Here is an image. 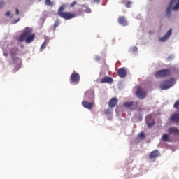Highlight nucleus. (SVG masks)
I'll list each match as a JSON object with an SVG mask.
<instances>
[{
    "instance_id": "nucleus-18",
    "label": "nucleus",
    "mask_w": 179,
    "mask_h": 179,
    "mask_svg": "<svg viewBox=\"0 0 179 179\" xmlns=\"http://www.w3.org/2000/svg\"><path fill=\"white\" fill-rule=\"evenodd\" d=\"M100 83H112L113 78L111 77H104L101 80H100Z\"/></svg>"
},
{
    "instance_id": "nucleus-8",
    "label": "nucleus",
    "mask_w": 179,
    "mask_h": 179,
    "mask_svg": "<svg viewBox=\"0 0 179 179\" xmlns=\"http://www.w3.org/2000/svg\"><path fill=\"white\" fill-rule=\"evenodd\" d=\"M70 80L73 83L78 84L79 81L80 80V76L77 72H73L71 73V76H70Z\"/></svg>"
},
{
    "instance_id": "nucleus-23",
    "label": "nucleus",
    "mask_w": 179,
    "mask_h": 179,
    "mask_svg": "<svg viewBox=\"0 0 179 179\" xmlns=\"http://www.w3.org/2000/svg\"><path fill=\"white\" fill-rule=\"evenodd\" d=\"M46 46H47V43L45 42L43 43L42 45H41L40 50H43L44 49H45Z\"/></svg>"
},
{
    "instance_id": "nucleus-31",
    "label": "nucleus",
    "mask_w": 179,
    "mask_h": 179,
    "mask_svg": "<svg viewBox=\"0 0 179 179\" xmlns=\"http://www.w3.org/2000/svg\"><path fill=\"white\" fill-rule=\"evenodd\" d=\"M138 50V48H136V46H134V48H132V52H136Z\"/></svg>"
},
{
    "instance_id": "nucleus-3",
    "label": "nucleus",
    "mask_w": 179,
    "mask_h": 179,
    "mask_svg": "<svg viewBox=\"0 0 179 179\" xmlns=\"http://www.w3.org/2000/svg\"><path fill=\"white\" fill-rule=\"evenodd\" d=\"M175 84V78H171L169 80H166L164 81H162L161 83V85H159V88H161L162 90H169L173 86H174Z\"/></svg>"
},
{
    "instance_id": "nucleus-34",
    "label": "nucleus",
    "mask_w": 179,
    "mask_h": 179,
    "mask_svg": "<svg viewBox=\"0 0 179 179\" xmlns=\"http://www.w3.org/2000/svg\"><path fill=\"white\" fill-rule=\"evenodd\" d=\"M15 14L19 15V10L17 8L15 9Z\"/></svg>"
},
{
    "instance_id": "nucleus-19",
    "label": "nucleus",
    "mask_w": 179,
    "mask_h": 179,
    "mask_svg": "<svg viewBox=\"0 0 179 179\" xmlns=\"http://www.w3.org/2000/svg\"><path fill=\"white\" fill-rule=\"evenodd\" d=\"M118 23L122 26H127V21L125 20L124 16H120L118 17Z\"/></svg>"
},
{
    "instance_id": "nucleus-21",
    "label": "nucleus",
    "mask_w": 179,
    "mask_h": 179,
    "mask_svg": "<svg viewBox=\"0 0 179 179\" xmlns=\"http://www.w3.org/2000/svg\"><path fill=\"white\" fill-rule=\"evenodd\" d=\"M45 5L47 6H53L54 3L51 0H45Z\"/></svg>"
},
{
    "instance_id": "nucleus-33",
    "label": "nucleus",
    "mask_w": 179,
    "mask_h": 179,
    "mask_svg": "<svg viewBox=\"0 0 179 179\" xmlns=\"http://www.w3.org/2000/svg\"><path fill=\"white\" fill-rule=\"evenodd\" d=\"M95 59H96V61H100V60H101V57L96 56V57H95Z\"/></svg>"
},
{
    "instance_id": "nucleus-37",
    "label": "nucleus",
    "mask_w": 179,
    "mask_h": 179,
    "mask_svg": "<svg viewBox=\"0 0 179 179\" xmlns=\"http://www.w3.org/2000/svg\"><path fill=\"white\" fill-rule=\"evenodd\" d=\"M3 55L6 57V56H8V54L5 53V54H3Z\"/></svg>"
},
{
    "instance_id": "nucleus-36",
    "label": "nucleus",
    "mask_w": 179,
    "mask_h": 179,
    "mask_svg": "<svg viewBox=\"0 0 179 179\" xmlns=\"http://www.w3.org/2000/svg\"><path fill=\"white\" fill-rule=\"evenodd\" d=\"M2 5H4V3H0V8H1V6Z\"/></svg>"
},
{
    "instance_id": "nucleus-16",
    "label": "nucleus",
    "mask_w": 179,
    "mask_h": 179,
    "mask_svg": "<svg viewBox=\"0 0 179 179\" xmlns=\"http://www.w3.org/2000/svg\"><path fill=\"white\" fill-rule=\"evenodd\" d=\"M168 132L169 134H175L176 135H179V129L176 127L169 128Z\"/></svg>"
},
{
    "instance_id": "nucleus-13",
    "label": "nucleus",
    "mask_w": 179,
    "mask_h": 179,
    "mask_svg": "<svg viewBox=\"0 0 179 179\" xmlns=\"http://www.w3.org/2000/svg\"><path fill=\"white\" fill-rule=\"evenodd\" d=\"M118 103V99L117 98H112L108 102V106L110 108H113L117 106Z\"/></svg>"
},
{
    "instance_id": "nucleus-24",
    "label": "nucleus",
    "mask_w": 179,
    "mask_h": 179,
    "mask_svg": "<svg viewBox=\"0 0 179 179\" xmlns=\"http://www.w3.org/2000/svg\"><path fill=\"white\" fill-rule=\"evenodd\" d=\"M60 22L59 20H56L55 22H54V28L57 27L59 26Z\"/></svg>"
},
{
    "instance_id": "nucleus-22",
    "label": "nucleus",
    "mask_w": 179,
    "mask_h": 179,
    "mask_svg": "<svg viewBox=\"0 0 179 179\" xmlns=\"http://www.w3.org/2000/svg\"><path fill=\"white\" fill-rule=\"evenodd\" d=\"M162 140L166 142H169V136L166 134H164L162 136Z\"/></svg>"
},
{
    "instance_id": "nucleus-7",
    "label": "nucleus",
    "mask_w": 179,
    "mask_h": 179,
    "mask_svg": "<svg viewBox=\"0 0 179 179\" xmlns=\"http://www.w3.org/2000/svg\"><path fill=\"white\" fill-rule=\"evenodd\" d=\"M136 95L139 99H144L147 96V92L142 89V87H137Z\"/></svg>"
},
{
    "instance_id": "nucleus-1",
    "label": "nucleus",
    "mask_w": 179,
    "mask_h": 179,
    "mask_svg": "<svg viewBox=\"0 0 179 179\" xmlns=\"http://www.w3.org/2000/svg\"><path fill=\"white\" fill-rule=\"evenodd\" d=\"M35 34H32V29L27 27L25 30L22 33L18 38V41L22 43L25 41L26 43H31L34 41Z\"/></svg>"
},
{
    "instance_id": "nucleus-9",
    "label": "nucleus",
    "mask_w": 179,
    "mask_h": 179,
    "mask_svg": "<svg viewBox=\"0 0 179 179\" xmlns=\"http://www.w3.org/2000/svg\"><path fill=\"white\" fill-rule=\"evenodd\" d=\"M124 107L130 108L131 110H134L138 108V102L127 101L124 103Z\"/></svg>"
},
{
    "instance_id": "nucleus-30",
    "label": "nucleus",
    "mask_w": 179,
    "mask_h": 179,
    "mask_svg": "<svg viewBox=\"0 0 179 179\" xmlns=\"http://www.w3.org/2000/svg\"><path fill=\"white\" fill-rule=\"evenodd\" d=\"M10 15H11V12L7 11V13H6V16L9 17Z\"/></svg>"
},
{
    "instance_id": "nucleus-26",
    "label": "nucleus",
    "mask_w": 179,
    "mask_h": 179,
    "mask_svg": "<svg viewBox=\"0 0 179 179\" xmlns=\"http://www.w3.org/2000/svg\"><path fill=\"white\" fill-rule=\"evenodd\" d=\"M178 107H179V101H176L175 104H173V108L178 109Z\"/></svg>"
},
{
    "instance_id": "nucleus-5",
    "label": "nucleus",
    "mask_w": 179,
    "mask_h": 179,
    "mask_svg": "<svg viewBox=\"0 0 179 179\" xmlns=\"http://www.w3.org/2000/svg\"><path fill=\"white\" fill-rule=\"evenodd\" d=\"M171 75H172V72L170 69H164L161 71H157L155 73V78L170 77Z\"/></svg>"
},
{
    "instance_id": "nucleus-11",
    "label": "nucleus",
    "mask_w": 179,
    "mask_h": 179,
    "mask_svg": "<svg viewBox=\"0 0 179 179\" xmlns=\"http://www.w3.org/2000/svg\"><path fill=\"white\" fill-rule=\"evenodd\" d=\"M172 35V29H169L166 34H164V37L159 38V41L164 43V41H166Z\"/></svg>"
},
{
    "instance_id": "nucleus-10",
    "label": "nucleus",
    "mask_w": 179,
    "mask_h": 179,
    "mask_svg": "<svg viewBox=\"0 0 179 179\" xmlns=\"http://www.w3.org/2000/svg\"><path fill=\"white\" fill-rule=\"evenodd\" d=\"M145 122L148 128H152V127L155 126V121L152 115H148L145 117Z\"/></svg>"
},
{
    "instance_id": "nucleus-25",
    "label": "nucleus",
    "mask_w": 179,
    "mask_h": 179,
    "mask_svg": "<svg viewBox=\"0 0 179 179\" xmlns=\"http://www.w3.org/2000/svg\"><path fill=\"white\" fill-rule=\"evenodd\" d=\"M138 136V138H139L140 139H145V134L143 133V132H141V134H139Z\"/></svg>"
},
{
    "instance_id": "nucleus-15",
    "label": "nucleus",
    "mask_w": 179,
    "mask_h": 179,
    "mask_svg": "<svg viewBox=\"0 0 179 179\" xmlns=\"http://www.w3.org/2000/svg\"><path fill=\"white\" fill-rule=\"evenodd\" d=\"M170 120L171 122L179 123V113H173L171 115Z\"/></svg>"
},
{
    "instance_id": "nucleus-17",
    "label": "nucleus",
    "mask_w": 179,
    "mask_h": 179,
    "mask_svg": "<svg viewBox=\"0 0 179 179\" xmlns=\"http://www.w3.org/2000/svg\"><path fill=\"white\" fill-rule=\"evenodd\" d=\"M159 156V150H155L150 152V159H156L157 157Z\"/></svg>"
},
{
    "instance_id": "nucleus-29",
    "label": "nucleus",
    "mask_w": 179,
    "mask_h": 179,
    "mask_svg": "<svg viewBox=\"0 0 179 179\" xmlns=\"http://www.w3.org/2000/svg\"><path fill=\"white\" fill-rule=\"evenodd\" d=\"M76 5V1H73V3L70 5V7L72 8Z\"/></svg>"
},
{
    "instance_id": "nucleus-32",
    "label": "nucleus",
    "mask_w": 179,
    "mask_h": 179,
    "mask_svg": "<svg viewBox=\"0 0 179 179\" xmlns=\"http://www.w3.org/2000/svg\"><path fill=\"white\" fill-rule=\"evenodd\" d=\"M92 10L90 8H86L85 13H90Z\"/></svg>"
},
{
    "instance_id": "nucleus-12",
    "label": "nucleus",
    "mask_w": 179,
    "mask_h": 179,
    "mask_svg": "<svg viewBox=\"0 0 179 179\" xmlns=\"http://www.w3.org/2000/svg\"><path fill=\"white\" fill-rule=\"evenodd\" d=\"M94 105V102H88L87 101H82V106H83L84 108L88 110H92Z\"/></svg>"
},
{
    "instance_id": "nucleus-35",
    "label": "nucleus",
    "mask_w": 179,
    "mask_h": 179,
    "mask_svg": "<svg viewBox=\"0 0 179 179\" xmlns=\"http://www.w3.org/2000/svg\"><path fill=\"white\" fill-rule=\"evenodd\" d=\"M100 0H94L95 3H99Z\"/></svg>"
},
{
    "instance_id": "nucleus-2",
    "label": "nucleus",
    "mask_w": 179,
    "mask_h": 179,
    "mask_svg": "<svg viewBox=\"0 0 179 179\" xmlns=\"http://www.w3.org/2000/svg\"><path fill=\"white\" fill-rule=\"evenodd\" d=\"M66 5L62 4L58 9L57 15L65 20H69L76 17V15L68 11L64 12L66 9Z\"/></svg>"
},
{
    "instance_id": "nucleus-6",
    "label": "nucleus",
    "mask_w": 179,
    "mask_h": 179,
    "mask_svg": "<svg viewBox=\"0 0 179 179\" xmlns=\"http://www.w3.org/2000/svg\"><path fill=\"white\" fill-rule=\"evenodd\" d=\"M18 52H19V48L16 47L12 48L10 50V57H12V61H13V63L14 64H16L19 60V58L16 57V55L18 54Z\"/></svg>"
},
{
    "instance_id": "nucleus-4",
    "label": "nucleus",
    "mask_w": 179,
    "mask_h": 179,
    "mask_svg": "<svg viewBox=\"0 0 179 179\" xmlns=\"http://www.w3.org/2000/svg\"><path fill=\"white\" fill-rule=\"evenodd\" d=\"M174 5H175V6L173 7V10L177 11L178 10H179V0H171V2L169 3V6L166 10V15H168V17L171 16V7H172Z\"/></svg>"
},
{
    "instance_id": "nucleus-27",
    "label": "nucleus",
    "mask_w": 179,
    "mask_h": 179,
    "mask_svg": "<svg viewBox=\"0 0 179 179\" xmlns=\"http://www.w3.org/2000/svg\"><path fill=\"white\" fill-rule=\"evenodd\" d=\"M110 113H111L110 109H106V110H104V114L106 115H110Z\"/></svg>"
},
{
    "instance_id": "nucleus-20",
    "label": "nucleus",
    "mask_w": 179,
    "mask_h": 179,
    "mask_svg": "<svg viewBox=\"0 0 179 179\" xmlns=\"http://www.w3.org/2000/svg\"><path fill=\"white\" fill-rule=\"evenodd\" d=\"M122 4L125 6V8H129L132 5V2L129 0H122Z\"/></svg>"
},
{
    "instance_id": "nucleus-28",
    "label": "nucleus",
    "mask_w": 179,
    "mask_h": 179,
    "mask_svg": "<svg viewBox=\"0 0 179 179\" xmlns=\"http://www.w3.org/2000/svg\"><path fill=\"white\" fill-rule=\"evenodd\" d=\"M90 94H92V92L87 91V92H85V96L86 98H87Z\"/></svg>"
},
{
    "instance_id": "nucleus-14",
    "label": "nucleus",
    "mask_w": 179,
    "mask_h": 179,
    "mask_svg": "<svg viewBox=\"0 0 179 179\" xmlns=\"http://www.w3.org/2000/svg\"><path fill=\"white\" fill-rule=\"evenodd\" d=\"M117 75L122 78H124L127 76V71H125L124 68H120L117 70Z\"/></svg>"
}]
</instances>
